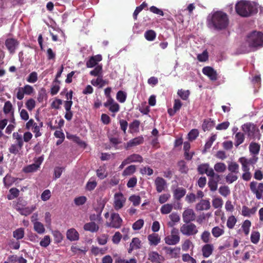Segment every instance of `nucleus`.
<instances>
[{
  "instance_id": "obj_30",
  "label": "nucleus",
  "mask_w": 263,
  "mask_h": 263,
  "mask_svg": "<svg viewBox=\"0 0 263 263\" xmlns=\"http://www.w3.org/2000/svg\"><path fill=\"white\" fill-rule=\"evenodd\" d=\"M91 84L94 86H98L102 88L107 84V82L103 80L102 77L99 76L97 79H92L91 81Z\"/></svg>"
},
{
  "instance_id": "obj_22",
  "label": "nucleus",
  "mask_w": 263,
  "mask_h": 263,
  "mask_svg": "<svg viewBox=\"0 0 263 263\" xmlns=\"http://www.w3.org/2000/svg\"><path fill=\"white\" fill-rule=\"evenodd\" d=\"M141 247V240L137 237H134L132 239V242L130 243L129 248L128 249V252L129 253H132L134 250L139 249Z\"/></svg>"
},
{
  "instance_id": "obj_37",
  "label": "nucleus",
  "mask_w": 263,
  "mask_h": 263,
  "mask_svg": "<svg viewBox=\"0 0 263 263\" xmlns=\"http://www.w3.org/2000/svg\"><path fill=\"white\" fill-rule=\"evenodd\" d=\"M23 145L17 143H14L11 145L9 148V152L12 154L16 155L19 153Z\"/></svg>"
},
{
  "instance_id": "obj_49",
  "label": "nucleus",
  "mask_w": 263,
  "mask_h": 263,
  "mask_svg": "<svg viewBox=\"0 0 263 263\" xmlns=\"http://www.w3.org/2000/svg\"><path fill=\"white\" fill-rule=\"evenodd\" d=\"M43 125V122L40 123L39 124L36 123L35 125L31 128L32 132L35 134V137L36 138L40 137L42 135L40 129L42 127Z\"/></svg>"
},
{
  "instance_id": "obj_3",
  "label": "nucleus",
  "mask_w": 263,
  "mask_h": 263,
  "mask_svg": "<svg viewBox=\"0 0 263 263\" xmlns=\"http://www.w3.org/2000/svg\"><path fill=\"white\" fill-rule=\"evenodd\" d=\"M247 43L254 49L263 47V33L257 31L251 32L247 36Z\"/></svg>"
},
{
  "instance_id": "obj_56",
  "label": "nucleus",
  "mask_w": 263,
  "mask_h": 263,
  "mask_svg": "<svg viewBox=\"0 0 263 263\" xmlns=\"http://www.w3.org/2000/svg\"><path fill=\"white\" fill-rule=\"evenodd\" d=\"M144 36L147 40L152 41L155 39L156 34L154 31L149 30L145 32Z\"/></svg>"
},
{
  "instance_id": "obj_17",
  "label": "nucleus",
  "mask_w": 263,
  "mask_h": 263,
  "mask_svg": "<svg viewBox=\"0 0 263 263\" xmlns=\"http://www.w3.org/2000/svg\"><path fill=\"white\" fill-rule=\"evenodd\" d=\"M203 73L208 76L212 81H216L217 79L216 71L211 67H205L202 69Z\"/></svg>"
},
{
  "instance_id": "obj_57",
  "label": "nucleus",
  "mask_w": 263,
  "mask_h": 263,
  "mask_svg": "<svg viewBox=\"0 0 263 263\" xmlns=\"http://www.w3.org/2000/svg\"><path fill=\"white\" fill-rule=\"evenodd\" d=\"M140 124V121L137 120H134L132 123H130L129 125V128L131 133L137 132L139 130Z\"/></svg>"
},
{
  "instance_id": "obj_15",
  "label": "nucleus",
  "mask_w": 263,
  "mask_h": 263,
  "mask_svg": "<svg viewBox=\"0 0 263 263\" xmlns=\"http://www.w3.org/2000/svg\"><path fill=\"white\" fill-rule=\"evenodd\" d=\"M241 128L243 132L247 134L249 137L252 136L256 131H258V129L256 128V126L254 124L251 123H247L242 125Z\"/></svg>"
},
{
  "instance_id": "obj_31",
  "label": "nucleus",
  "mask_w": 263,
  "mask_h": 263,
  "mask_svg": "<svg viewBox=\"0 0 263 263\" xmlns=\"http://www.w3.org/2000/svg\"><path fill=\"white\" fill-rule=\"evenodd\" d=\"M97 185V182L96 181V178L91 177L90 178L88 182H87L85 189L87 191H91L93 190Z\"/></svg>"
},
{
  "instance_id": "obj_53",
  "label": "nucleus",
  "mask_w": 263,
  "mask_h": 263,
  "mask_svg": "<svg viewBox=\"0 0 263 263\" xmlns=\"http://www.w3.org/2000/svg\"><path fill=\"white\" fill-rule=\"evenodd\" d=\"M60 81L58 80H55L53 83L52 87L51 88V94L52 96L56 95L60 89L59 86Z\"/></svg>"
},
{
  "instance_id": "obj_41",
  "label": "nucleus",
  "mask_w": 263,
  "mask_h": 263,
  "mask_svg": "<svg viewBox=\"0 0 263 263\" xmlns=\"http://www.w3.org/2000/svg\"><path fill=\"white\" fill-rule=\"evenodd\" d=\"M160 255L155 251H153L148 254V259L153 262L160 263Z\"/></svg>"
},
{
  "instance_id": "obj_42",
  "label": "nucleus",
  "mask_w": 263,
  "mask_h": 263,
  "mask_svg": "<svg viewBox=\"0 0 263 263\" xmlns=\"http://www.w3.org/2000/svg\"><path fill=\"white\" fill-rule=\"evenodd\" d=\"M39 168V164L33 163L23 168V171L26 173H32L37 171Z\"/></svg>"
},
{
  "instance_id": "obj_13",
  "label": "nucleus",
  "mask_w": 263,
  "mask_h": 263,
  "mask_svg": "<svg viewBox=\"0 0 263 263\" xmlns=\"http://www.w3.org/2000/svg\"><path fill=\"white\" fill-rule=\"evenodd\" d=\"M156 191L160 193L164 191L167 188L166 181L162 177H157L154 181Z\"/></svg>"
},
{
  "instance_id": "obj_14",
  "label": "nucleus",
  "mask_w": 263,
  "mask_h": 263,
  "mask_svg": "<svg viewBox=\"0 0 263 263\" xmlns=\"http://www.w3.org/2000/svg\"><path fill=\"white\" fill-rule=\"evenodd\" d=\"M196 215L192 209H185L182 214V219L184 222H191L195 220Z\"/></svg>"
},
{
  "instance_id": "obj_62",
  "label": "nucleus",
  "mask_w": 263,
  "mask_h": 263,
  "mask_svg": "<svg viewBox=\"0 0 263 263\" xmlns=\"http://www.w3.org/2000/svg\"><path fill=\"white\" fill-rule=\"evenodd\" d=\"M51 242V239L49 235H45L41 240L40 245L41 246L46 248Z\"/></svg>"
},
{
  "instance_id": "obj_26",
  "label": "nucleus",
  "mask_w": 263,
  "mask_h": 263,
  "mask_svg": "<svg viewBox=\"0 0 263 263\" xmlns=\"http://www.w3.org/2000/svg\"><path fill=\"white\" fill-rule=\"evenodd\" d=\"M210 202L209 200L202 199L196 204V209L197 211H203L210 209Z\"/></svg>"
},
{
  "instance_id": "obj_63",
  "label": "nucleus",
  "mask_w": 263,
  "mask_h": 263,
  "mask_svg": "<svg viewBox=\"0 0 263 263\" xmlns=\"http://www.w3.org/2000/svg\"><path fill=\"white\" fill-rule=\"evenodd\" d=\"M239 165L235 162H231L228 165V170L232 173L237 174L238 173Z\"/></svg>"
},
{
  "instance_id": "obj_47",
  "label": "nucleus",
  "mask_w": 263,
  "mask_h": 263,
  "mask_svg": "<svg viewBox=\"0 0 263 263\" xmlns=\"http://www.w3.org/2000/svg\"><path fill=\"white\" fill-rule=\"evenodd\" d=\"M13 236L17 240L22 239L24 236V229L18 228L15 230L13 233Z\"/></svg>"
},
{
  "instance_id": "obj_1",
  "label": "nucleus",
  "mask_w": 263,
  "mask_h": 263,
  "mask_svg": "<svg viewBox=\"0 0 263 263\" xmlns=\"http://www.w3.org/2000/svg\"><path fill=\"white\" fill-rule=\"evenodd\" d=\"M206 24L211 29L216 30L224 29L229 24L228 15L221 11L212 12L207 17Z\"/></svg>"
},
{
  "instance_id": "obj_24",
  "label": "nucleus",
  "mask_w": 263,
  "mask_h": 263,
  "mask_svg": "<svg viewBox=\"0 0 263 263\" xmlns=\"http://www.w3.org/2000/svg\"><path fill=\"white\" fill-rule=\"evenodd\" d=\"M85 231H89L91 233L98 232L99 229V226L93 221L85 223L83 226Z\"/></svg>"
},
{
  "instance_id": "obj_16",
  "label": "nucleus",
  "mask_w": 263,
  "mask_h": 263,
  "mask_svg": "<svg viewBox=\"0 0 263 263\" xmlns=\"http://www.w3.org/2000/svg\"><path fill=\"white\" fill-rule=\"evenodd\" d=\"M104 106L106 107H108L109 110L112 112H117L120 109L119 105L112 98L107 99V101L104 103Z\"/></svg>"
},
{
  "instance_id": "obj_12",
  "label": "nucleus",
  "mask_w": 263,
  "mask_h": 263,
  "mask_svg": "<svg viewBox=\"0 0 263 263\" xmlns=\"http://www.w3.org/2000/svg\"><path fill=\"white\" fill-rule=\"evenodd\" d=\"M210 178L208 181V186L211 191L214 192L217 190L218 187V182L220 180V175L215 173V175L209 176Z\"/></svg>"
},
{
  "instance_id": "obj_20",
  "label": "nucleus",
  "mask_w": 263,
  "mask_h": 263,
  "mask_svg": "<svg viewBox=\"0 0 263 263\" xmlns=\"http://www.w3.org/2000/svg\"><path fill=\"white\" fill-rule=\"evenodd\" d=\"M144 139L142 136L136 137L127 142L125 148L128 149L130 147L135 146L143 143Z\"/></svg>"
},
{
  "instance_id": "obj_34",
  "label": "nucleus",
  "mask_w": 263,
  "mask_h": 263,
  "mask_svg": "<svg viewBox=\"0 0 263 263\" xmlns=\"http://www.w3.org/2000/svg\"><path fill=\"white\" fill-rule=\"evenodd\" d=\"M213 236L215 238H218L222 235L224 231L223 227H219L218 226L214 227L211 231Z\"/></svg>"
},
{
  "instance_id": "obj_10",
  "label": "nucleus",
  "mask_w": 263,
  "mask_h": 263,
  "mask_svg": "<svg viewBox=\"0 0 263 263\" xmlns=\"http://www.w3.org/2000/svg\"><path fill=\"white\" fill-rule=\"evenodd\" d=\"M197 170L200 174H205L209 177L215 175L214 170L210 166L208 163H203L199 165L198 166Z\"/></svg>"
},
{
  "instance_id": "obj_8",
  "label": "nucleus",
  "mask_w": 263,
  "mask_h": 263,
  "mask_svg": "<svg viewBox=\"0 0 263 263\" xmlns=\"http://www.w3.org/2000/svg\"><path fill=\"white\" fill-rule=\"evenodd\" d=\"M123 220L118 213L112 212L110 214L109 222H107L106 224L107 227L118 229L122 226Z\"/></svg>"
},
{
  "instance_id": "obj_7",
  "label": "nucleus",
  "mask_w": 263,
  "mask_h": 263,
  "mask_svg": "<svg viewBox=\"0 0 263 263\" xmlns=\"http://www.w3.org/2000/svg\"><path fill=\"white\" fill-rule=\"evenodd\" d=\"M250 189L251 192L255 195L256 198L259 200L262 197L263 182H257L252 181L250 183Z\"/></svg>"
},
{
  "instance_id": "obj_27",
  "label": "nucleus",
  "mask_w": 263,
  "mask_h": 263,
  "mask_svg": "<svg viewBox=\"0 0 263 263\" xmlns=\"http://www.w3.org/2000/svg\"><path fill=\"white\" fill-rule=\"evenodd\" d=\"M125 160L128 164H129L133 162H141L143 161V158L139 154H133L128 156Z\"/></svg>"
},
{
  "instance_id": "obj_28",
  "label": "nucleus",
  "mask_w": 263,
  "mask_h": 263,
  "mask_svg": "<svg viewBox=\"0 0 263 263\" xmlns=\"http://www.w3.org/2000/svg\"><path fill=\"white\" fill-rule=\"evenodd\" d=\"M102 60V57L100 55H98L95 57H91L88 61L86 62V66L88 68H92L97 64V63Z\"/></svg>"
},
{
  "instance_id": "obj_51",
  "label": "nucleus",
  "mask_w": 263,
  "mask_h": 263,
  "mask_svg": "<svg viewBox=\"0 0 263 263\" xmlns=\"http://www.w3.org/2000/svg\"><path fill=\"white\" fill-rule=\"evenodd\" d=\"M238 161L242 165V171H248V170H250V167L247 161V158L244 157H240Z\"/></svg>"
},
{
  "instance_id": "obj_19",
  "label": "nucleus",
  "mask_w": 263,
  "mask_h": 263,
  "mask_svg": "<svg viewBox=\"0 0 263 263\" xmlns=\"http://www.w3.org/2000/svg\"><path fill=\"white\" fill-rule=\"evenodd\" d=\"M257 210V207L254 206L251 209L249 208L246 205L242 207L241 215L245 217H250L254 215Z\"/></svg>"
},
{
  "instance_id": "obj_60",
  "label": "nucleus",
  "mask_w": 263,
  "mask_h": 263,
  "mask_svg": "<svg viewBox=\"0 0 263 263\" xmlns=\"http://www.w3.org/2000/svg\"><path fill=\"white\" fill-rule=\"evenodd\" d=\"M27 81L30 83H34L37 81V73L35 72H31L26 79Z\"/></svg>"
},
{
  "instance_id": "obj_64",
  "label": "nucleus",
  "mask_w": 263,
  "mask_h": 263,
  "mask_svg": "<svg viewBox=\"0 0 263 263\" xmlns=\"http://www.w3.org/2000/svg\"><path fill=\"white\" fill-rule=\"evenodd\" d=\"M35 104L36 103L35 100L31 98L28 99L26 101L25 103V106L28 109V110H29V111H31L35 107Z\"/></svg>"
},
{
  "instance_id": "obj_43",
  "label": "nucleus",
  "mask_w": 263,
  "mask_h": 263,
  "mask_svg": "<svg viewBox=\"0 0 263 263\" xmlns=\"http://www.w3.org/2000/svg\"><path fill=\"white\" fill-rule=\"evenodd\" d=\"M214 168L217 173H222L226 170L227 166L224 163L218 162L214 165Z\"/></svg>"
},
{
  "instance_id": "obj_46",
  "label": "nucleus",
  "mask_w": 263,
  "mask_h": 263,
  "mask_svg": "<svg viewBox=\"0 0 263 263\" xmlns=\"http://www.w3.org/2000/svg\"><path fill=\"white\" fill-rule=\"evenodd\" d=\"M173 208V205L172 204H165L161 206L160 212L162 214H167L171 212Z\"/></svg>"
},
{
  "instance_id": "obj_32",
  "label": "nucleus",
  "mask_w": 263,
  "mask_h": 263,
  "mask_svg": "<svg viewBox=\"0 0 263 263\" xmlns=\"http://www.w3.org/2000/svg\"><path fill=\"white\" fill-rule=\"evenodd\" d=\"M260 145L255 142H251L249 145V151L251 154L257 155L260 151Z\"/></svg>"
},
{
  "instance_id": "obj_25",
  "label": "nucleus",
  "mask_w": 263,
  "mask_h": 263,
  "mask_svg": "<svg viewBox=\"0 0 263 263\" xmlns=\"http://www.w3.org/2000/svg\"><path fill=\"white\" fill-rule=\"evenodd\" d=\"M214 250V246L212 244L207 243L202 248V255L205 258L209 257Z\"/></svg>"
},
{
  "instance_id": "obj_36",
  "label": "nucleus",
  "mask_w": 263,
  "mask_h": 263,
  "mask_svg": "<svg viewBox=\"0 0 263 263\" xmlns=\"http://www.w3.org/2000/svg\"><path fill=\"white\" fill-rule=\"evenodd\" d=\"M34 230L39 234H43L45 232L44 224L41 222H35L33 224Z\"/></svg>"
},
{
  "instance_id": "obj_35",
  "label": "nucleus",
  "mask_w": 263,
  "mask_h": 263,
  "mask_svg": "<svg viewBox=\"0 0 263 263\" xmlns=\"http://www.w3.org/2000/svg\"><path fill=\"white\" fill-rule=\"evenodd\" d=\"M186 193V190L182 187H178L174 191V197L177 200H180Z\"/></svg>"
},
{
  "instance_id": "obj_5",
  "label": "nucleus",
  "mask_w": 263,
  "mask_h": 263,
  "mask_svg": "<svg viewBox=\"0 0 263 263\" xmlns=\"http://www.w3.org/2000/svg\"><path fill=\"white\" fill-rule=\"evenodd\" d=\"M180 240L179 231L175 228L172 229L170 235L165 236L164 238L165 243L168 245H176L179 242Z\"/></svg>"
},
{
  "instance_id": "obj_44",
  "label": "nucleus",
  "mask_w": 263,
  "mask_h": 263,
  "mask_svg": "<svg viewBox=\"0 0 263 263\" xmlns=\"http://www.w3.org/2000/svg\"><path fill=\"white\" fill-rule=\"evenodd\" d=\"M9 193L10 194L7 195V198L9 200H13L19 196L20 191L15 187H13L10 189Z\"/></svg>"
},
{
  "instance_id": "obj_38",
  "label": "nucleus",
  "mask_w": 263,
  "mask_h": 263,
  "mask_svg": "<svg viewBox=\"0 0 263 263\" xmlns=\"http://www.w3.org/2000/svg\"><path fill=\"white\" fill-rule=\"evenodd\" d=\"M214 125V122L211 119H205L202 124V129L204 131L210 130Z\"/></svg>"
},
{
  "instance_id": "obj_21",
  "label": "nucleus",
  "mask_w": 263,
  "mask_h": 263,
  "mask_svg": "<svg viewBox=\"0 0 263 263\" xmlns=\"http://www.w3.org/2000/svg\"><path fill=\"white\" fill-rule=\"evenodd\" d=\"M4 112L5 114H10L12 117L11 122L12 123L14 122V111L12 107V103L9 101H7L5 103L4 106Z\"/></svg>"
},
{
  "instance_id": "obj_52",
  "label": "nucleus",
  "mask_w": 263,
  "mask_h": 263,
  "mask_svg": "<svg viewBox=\"0 0 263 263\" xmlns=\"http://www.w3.org/2000/svg\"><path fill=\"white\" fill-rule=\"evenodd\" d=\"M96 173L97 176L101 179H104L107 176V173H106V168L104 166H100L97 170Z\"/></svg>"
},
{
  "instance_id": "obj_33",
  "label": "nucleus",
  "mask_w": 263,
  "mask_h": 263,
  "mask_svg": "<svg viewBox=\"0 0 263 263\" xmlns=\"http://www.w3.org/2000/svg\"><path fill=\"white\" fill-rule=\"evenodd\" d=\"M169 218L171 220V221L168 222V226L170 227H173L180 220V216L177 213H172L169 215Z\"/></svg>"
},
{
  "instance_id": "obj_18",
  "label": "nucleus",
  "mask_w": 263,
  "mask_h": 263,
  "mask_svg": "<svg viewBox=\"0 0 263 263\" xmlns=\"http://www.w3.org/2000/svg\"><path fill=\"white\" fill-rule=\"evenodd\" d=\"M147 239L151 246H156L161 241L160 236L157 233H153L148 235Z\"/></svg>"
},
{
  "instance_id": "obj_9",
  "label": "nucleus",
  "mask_w": 263,
  "mask_h": 263,
  "mask_svg": "<svg viewBox=\"0 0 263 263\" xmlns=\"http://www.w3.org/2000/svg\"><path fill=\"white\" fill-rule=\"evenodd\" d=\"M126 201V198L121 193H116L114 195V207L117 211L122 208Z\"/></svg>"
},
{
  "instance_id": "obj_61",
  "label": "nucleus",
  "mask_w": 263,
  "mask_h": 263,
  "mask_svg": "<svg viewBox=\"0 0 263 263\" xmlns=\"http://www.w3.org/2000/svg\"><path fill=\"white\" fill-rule=\"evenodd\" d=\"M219 193L223 197H227L230 194V190L228 186H221L219 189Z\"/></svg>"
},
{
  "instance_id": "obj_40",
  "label": "nucleus",
  "mask_w": 263,
  "mask_h": 263,
  "mask_svg": "<svg viewBox=\"0 0 263 263\" xmlns=\"http://www.w3.org/2000/svg\"><path fill=\"white\" fill-rule=\"evenodd\" d=\"M251 226V222L249 220H245L241 226L242 231L246 236L249 235L250 233V227Z\"/></svg>"
},
{
  "instance_id": "obj_6",
  "label": "nucleus",
  "mask_w": 263,
  "mask_h": 263,
  "mask_svg": "<svg viewBox=\"0 0 263 263\" xmlns=\"http://www.w3.org/2000/svg\"><path fill=\"white\" fill-rule=\"evenodd\" d=\"M20 46V42L14 37H9L5 41V46L10 54H14Z\"/></svg>"
},
{
  "instance_id": "obj_54",
  "label": "nucleus",
  "mask_w": 263,
  "mask_h": 263,
  "mask_svg": "<svg viewBox=\"0 0 263 263\" xmlns=\"http://www.w3.org/2000/svg\"><path fill=\"white\" fill-rule=\"evenodd\" d=\"M237 219L233 215L230 216L228 218L227 226L229 229H232L234 228Z\"/></svg>"
},
{
  "instance_id": "obj_4",
  "label": "nucleus",
  "mask_w": 263,
  "mask_h": 263,
  "mask_svg": "<svg viewBox=\"0 0 263 263\" xmlns=\"http://www.w3.org/2000/svg\"><path fill=\"white\" fill-rule=\"evenodd\" d=\"M180 228L182 235L186 236L195 235L198 232L196 226L192 222H184Z\"/></svg>"
},
{
  "instance_id": "obj_45",
  "label": "nucleus",
  "mask_w": 263,
  "mask_h": 263,
  "mask_svg": "<svg viewBox=\"0 0 263 263\" xmlns=\"http://www.w3.org/2000/svg\"><path fill=\"white\" fill-rule=\"evenodd\" d=\"M17 179L7 175L3 179V182L6 186L9 187Z\"/></svg>"
},
{
  "instance_id": "obj_2",
  "label": "nucleus",
  "mask_w": 263,
  "mask_h": 263,
  "mask_svg": "<svg viewBox=\"0 0 263 263\" xmlns=\"http://www.w3.org/2000/svg\"><path fill=\"white\" fill-rule=\"evenodd\" d=\"M258 4L253 1L241 0L235 5L237 13L243 17L251 16L258 12Z\"/></svg>"
},
{
  "instance_id": "obj_23",
  "label": "nucleus",
  "mask_w": 263,
  "mask_h": 263,
  "mask_svg": "<svg viewBox=\"0 0 263 263\" xmlns=\"http://www.w3.org/2000/svg\"><path fill=\"white\" fill-rule=\"evenodd\" d=\"M66 237L71 241H76L79 239V234L75 229L71 228L67 230Z\"/></svg>"
},
{
  "instance_id": "obj_11",
  "label": "nucleus",
  "mask_w": 263,
  "mask_h": 263,
  "mask_svg": "<svg viewBox=\"0 0 263 263\" xmlns=\"http://www.w3.org/2000/svg\"><path fill=\"white\" fill-rule=\"evenodd\" d=\"M163 250L166 255L173 258H178L180 255V248L179 247L172 248L170 247H164Z\"/></svg>"
},
{
  "instance_id": "obj_59",
  "label": "nucleus",
  "mask_w": 263,
  "mask_h": 263,
  "mask_svg": "<svg viewBox=\"0 0 263 263\" xmlns=\"http://www.w3.org/2000/svg\"><path fill=\"white\" fill-rule=\"evenodd\" d=\"M223 205V200L221 198H215L212 200V205L215 209L221 208Z\"/></svg>"
},
{
  "instance_id": "obj_50",
  "label": "nucleus",
  "mask_w": 263,
  "mask_h": 263,
  "mask_svg": "<svg viewBox=\"0 0 263 263\" xmlns=\"http://www.w3.org/2000/svg\"><path fill=\"white\" fill-rule=\"evenodd\" d=\"M194 245L190 239H186L182 245V249L183 251H187L190 248H194Z\"/></svg>"
},
{
  "instance_id": "obj_55",
  "label": "nucleus",
  "mask_w": 263,
  "mask_h": 263,
  "mask_svg": "<svg viewBox=\"0 0 263 263\" xmlns=\"http://www.w3.org/2000/svg\"><path fill=\"white\" fill-rule=\"evenodd\" d=\"M251 241L254 244H257L260 239V233L258 231H252L251 234Z\"/></svg>"
},
{
  "instance_id": "obj_58",
  "label": "nucleus",
  "mask_w": 263,
  "mask_h": 263,
  "mask_svg": "<svg viewBox=\"0 0 263 263\" xmlns=\"http://www.w3.org/2000/svg\"><path fill=\"white\" fill-rule=\"evenodd\" d=\"M52 234L54 238V240L57 243L61 242L63 240V235L62 233L58 230H54L52 232Z\"/></svg>"
},
{
  "instance_id": "obj_29",
  "label": "nucleus",
  "mask_w": 263,
  "mask_h": 263,
  "mask_svg": "<svg viewBox=\"0 0 263 263\" xmlns=\"http://www.w3.org/2000/svg\"><path fill=\"white\" fill-rule=\"evenodd\" d=\"M17 209L18 212L20 213V214L26 216L33 212L36 209V206L33 205L30 206H25L23 209Z\"/></svg>"
},
{
  "instance_id": "obj_48",
  "label": "nucleus",
  "mask_w": 263,
  "mask_h": 263,
  "mask_svg": "<svg viewBox=\"0 0 263 263\" xmlns=\"http://www.w3.org/2000/svg\"><path fill=\"white\" fill-rule=\"evenodd\" d=\"M136 166L131 165L127 167L123 172L122 175L123 176H129L133 174L136 171Z\"/></svg>"
},
{
  "instance_id": "obj_39",
  "label": "nucleus",
  "mask_w": 263,
  "mask_h": 263,
  "mask_svg": "<svg viewBox=\"0 0 263 263\" xmlns=\"http://www.w3.org/2000/svg\"><path fill=\"white\" fill-rule=\"evenodd\" d=\"M245 140L244 134L242 133L238 132L235 136V145L236 147L238 146L242 143Z\"/></svg>"
}]
</instances>
